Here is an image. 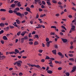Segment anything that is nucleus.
<instances>
[{
  "mask_svg": "<svg viewBox=\"0 0 76 76\" xmlns=\"http://www.w3.org/2000/svg\"><path fill=\"white\" fill-rule=\"evenodd\" d=\"M22 61L19 60L14 63V65H16V64H17V65L18 66V67H20V66H21V64H22Z\"/></svg>",
  "mask_w": 76,
  "mask_h": 76,
  "instance_id": "f257e3e1",
  "label": "nucleus"
},
{
  "mask_svg": "<svg viewBox=\"0 0 76 76\" xmlns=\"http://www.w3.org/2000/svg\"><path fill=\"white\" fill-rule=\"evenodd\" d=\"M26 9L27 11L29 12H30V13H31V9L30 8H29L28 7H27L26 8Z\"/></svg>",
  "mask_w": 76,
  "mask_h": 76,
  "instance_id": "f03ea898",
  "label": "nucleus"
},
{
  "mask_svg": "<svg viewBox=\"0 0 76 76\" xmlns=\"http://www.w3.org/2000/svg\"><path fill=\"white\" fill-rule=\"evenodd\" d=\"M61 39L64 42L66 43V42H67V40L66 39H63L62 38H61Z\"/></svg>",
  "mask_w": 76,
  "mask_h": 76,
  "instance_id": "7ed1b4c3",
  "label": "nucleus"
},
{
  "mask_svg": "<svg viewBox=\"0 0 76 76\" xmlns=\"http://www.w3.org/2000/svg\"><path fill=\"white\" fill-rule=\"evenodd\" d=\"M15 21L18 24H20V21H19L18 19L16 20Z\"/></svg>",
  "mask_w": 76,
  "mask_h": 76,
  "instance_id": "20e7f679",
  "label": "nucleus"
},
{
  "mask_svg": "<svg viewBox=\"0 0 76 76\" xmlns=\"http://www.w3.org/2000/svg\"><path fill=\"white\" fill-rule=\"evenodd\" d=\"M3 39L4 40H7V37L6 36H4L3 37Z\"/></svg>",
  "mask_w": 76,
  "mask_h": 76,
  "instance_id": "39448f33",
  "label": "nucleus"
},
{
  "mask_svg": "<svg viewBox=\"0 0 76 76\" xmlns=\"http://www.w3.org/2000/svg\"><path fill=\"white\" fill-rule=\"evenodd\" d=\"M47 72L49 74H51V73H53V71L51 70H49L47 71Z\"/></svg>",
  "mask_w": 76,
  "mask_h": 76,
  "instance_id": "423d86ee",
  "label": "nucleus"
},
{
  "mask_svg": "<svg viewBox=\"0 0 76 76\" xmlns=\"http://www.w3.org/2000/svg\"><path fill=\"white\" fill-rule=\"evenodd\" d=\"M55 62L56 64H61V62H59L57 61H55Z\"/></svg>",
  "mask_w": 76,
  "mask_h": 76,
  "instance_id": "0eeeda50",
  "label": "nucleus"
},
{
  "mask_svg": "<svg viewBox=\"0 0 76 76\" xmlns=\"http://www.w3.org/2000/svg\"><path fill=\"white\" fill-rule=\"evenodd\" d=\"M16 6V5L15 4H12L10 7H12V8H14Z\"/></svg>",
  "mask_w": 76,
  "mask_h": 76,
  "instance_id": "6e6552de",
  "label": "nucleus"
},
{
  "mask_svg": "<svg viewBox=\"0 0 76 76\" xmlns=\"http://www.w3.org/2000/svg\"><path fill=\"white\" fill-rule=\"evenodd\" d=\"M52 52L53 53V54H56V50H53V51H52Z\"/></svg>",
  "mask_w": 76,
  "mask_h": 76,
  "instance_id": "1a4fd4ad",
  "label": "nucleus"
},
{
  "mask_svg": "<svg viewBox=\"0 0 76 76\" xmlns=\"http://www.w3.org/2000/svg\"><path fill=\"white\" fill-rule=\"evenodd\" d=\"M0 26L1 27H4V23H0Z\"/></svg>",
  "mask_w": 76,
  "mask_h": 76,
  "instance_id": "9d476101",
  "label": "nucleus"
},
{
  "mask_svg": "<svg viewBox=\"0 0 76 76\" xmlns=\"http://www.w3.org/2000/svg\"><path fill=\"white\" fill-rule=\"evenodd\" d=\"M16 15L17 16H21V13H20V12H17L16 13Z\"/></svg>",
  "mask_w": 76,
  "mask_h": 76,
  "instance_id": "9b49d317",
  "label": "nucleus"
},
{
  "mask_svg": "<svg viewBox=\"0 0 76 76\" xmlns=\"http://www.w3.org/2000/svg\"><path fill=\"white\" fill-rule=\"evenodd\" d=\"M17 5L18 7H20V6H21V4H20V2H18L17 4Z\"/></svg>",
  "mask_w": 76,
  "mask_h": 76,
  "instance_id": "f8f14e48",
  "label": "nucleus"
},
{
  "mask_svg": "<svg viewBox=\"0 0 76 76\" xmlns=\"http://www.w3.org/2000/svg\"><path fill=\"white\" fill-rule=\"evenodd\" d=\"M15 52H16V53H19V50H18V49H15Z\"/></svg>",
  "mask_w": 76,
  "mask_h": 76,
  "instance_id": "ddd939ff",
  "label": "nucleus"
},
{
  "mask_svg": "<svg viewBox=\"0 0 76 76\" xmlns=\"http://www.w3.org/2000/svg\"><path fill=\"white\" fill-rule=\"evenodd\" d=\"M24 52H25V50H23L19 53V54H22V53H24Z\"/></svg>",
  "mask_w": 76,
  "mask_h": 76,
  "instance_id": "4468645a",
  "label": "nucleus"
},
{
  "mask_svg": "<svg viewBox=\"0 0 76 76\" xmlns=\"http://www.w3.org/2000/svg\"><path fill=\"white\" fill-rule=\"evenodd\" d=\"M1 12H6V10L4 9H1L0 10Z\"/></svg>",
  "mask_w": 76,
  "mask_h": 76,
  "instance_id": "2eb2a0df",
  "label": "nucleus"
},
{
  "mask_svg": "<svg viewBox=\"0 0 76 76\" xmlns=\"http://www.w3.org/2000/svg\"><path fill=\"white\" fill-rule=\"evenodd\" d=\"M50 43H49V42H48L46 43V45H47V47H50Z\"/></svg>",
  "mask_w": 76,
  "mask_h": 76,
  "instance_id": "dca6fc26",
  "label": "nucleus"
},
{
  "mask_svg": "<svg viewBox=\"0 0 76 76\" xmlns=\"http://www.w3.org/2000/svg\"><path fill=\"white\" fill-rule=\"evenodd\" d=\"M35 38H37V39H39V37L38 35L37 34H36L35 35Z\"/></svg>",
  "mask_w": 76,
  "mask_h": 76,
  "instance_id": "f3484780",
  "label": "nucleus"
},
{
  "mask_svg": "<svg viewBox=\"0 0 76 76\" xmlns=\"http://www.w3.org/2000/svg\"><path fill=\"white\" fill-rule=\"evenodd\" d=\"M34 1H35V2H34V3L37 4V2H39V1H40V0H34Z\"/></svg>",
  "mask_w": 76,
  "mask_h": 76,
  "instance_id": "a211bd4d",
  "label": "nucleus"
},
{
  "mask_svg": "<svg viewBox=\"0 0 76 76\" xmlns=\"http://www.w3.org/2000/svg\"><path fill=\"white\" fill-rule=\"evenodd\" d=\"M49 64H53V63H52V61L51 60H50L49 61Z\"/></svg>",
  "mask_w": 76,
  "mask_h": 76,
  "instance_id": "6ab92c4d",
  "label": "nucleus"
},
{
  "mask_svg": "<svg viewBox=\"0 0 76 76\" xmlns=\"http://www.w3.org/2000/svg\"><path fill=\"white\" fill-rule=\"evenodd\" d=\"M46 3L48 6L51 5V4L50 2L47 1Z\"/></svg>",
  "mask_w": 76,
  "mask_h": 76,
  "instance_id": "aec40b11",
  "label": "nucleus"
},
{
  "mask_svg": "<svg viewBox=\"0 0 76 76\" xmlns=\"http://www.w3.org/2000/svg\"><path fill=\"white\" fill-rule=\"evenodd\" d=\"M75 70H76L72 67V71H71L70 72L71 73V72H75Z\"/></svg>",
  "mask_w": 76,
  "mask_h": 76,
  "instance_id": "412c9836",
  "label": "nucleus"
},
{
  "mask_svg": "<svg viewBox=\"0 0 76 76\" xmlns=\"http://www.w3.org/2000/svg\"><path fill=\"white\" fill-rule=\"evenodd\" d=\"M68 56H69V57H73V55L72 54L69 53Z\"/></svg>",
  "mask_w": 76,
  "mask_h": 76,
  "instance_id": "4be33fe9",
  "label": "nucleus"
},
{
  "mask_svg": "<svg viewBox=\"0 0 76 76\" xmlns=\"http://www.w3.org/2000/svg\"><path fill=\"white\" fill-rule=\"evenodd\" d=\"M38 42L37 41H35L34 42V45H38Z\"/></svg>",
  "mask_w": 76,
  "mask_h": 76,
  "instance_id": "5701e85b",
  "label": "nucleus"
},
{
  "mask_svg": "<svg viewBox=\"0 0 76 76\" xmlns=\"http://www.w3.org/2000/svg\"><path fill=\"white\" fill-rule=\"evenodd\" d=\"M35 67H37V68H38V69H40V68H41V67H40L39 65H35Z\"/></svg>",
  "mask_w": 76,
  "mask_h": 76,
  "instance_id": "b1692460",
  "label": "nucleus"
},
{
  "mask_svg": "<svg viewBox=\"0 0 76 76\" xmlns=\"http://www.w3.org/2000/svg\"><path fill=\"white\" fill-rule=\"evenodd\" d=\"M20 31L18 32L17 34V35H18V36H19V35H20Z\"/></svg>",
  "mask_w": 76,
  "mask_h": 76,
  "instance_id": "393cba45",
  "label": "nucleus"
},
{
  "mask_svg": "<svg viewBox=\"0 0 76 76\" xmlns=\"http://www.w3.org/2000/svg\"><path fill=\"white\" fill-rule=\"evenodd\" d=\"M52 2L53 3H57V1L55 0H53L52 1Z\"/></svg>",
  "mask_w": 76,
  "mask_h": 76,
  "instance_id": "a878e982",
  "label": "nucleus"
},
{
  "mask_svg": "<svg viewBox=\"0 0 76 76\" xmlns=\"http://www.w3.org/2000/svg\"><path fill=\"white\" fill-rule=\"evenodd\" d=\"M24 39H23V38H22L21 39V42L22 43H23V42H24Z\"/></svg>",
  "mask_w": 76,
  "mask_h": 76,
  "instance_id": "bb28decb",
  "label": "nucleus"
},
{
  "mask_svg": "<svg viewBox=\"0 0 76 76\" xmlns=\"http://www.w3.org/2000/svg\"><path fill=\"white\" fill-rule=\"evenodd\" d=\"M65 75H66V76H69V75H70V74L69 72H66L65 73Z\"/></svg>",
  "mask_w": 76,
  "mask_h": 76,
  "instance_id": "cd10ccee",
  "label": "nucleus"
},
{
  "mask_svg": "<svg viewBox=\"0 0 76 76\" xmlns=\"http://www.w3.org/2000/svg\"><path fill=\"white\" fill-rule=\"evenodd\" d=\"M4 32V31L3 30H1V31H0V35H1V34H3Z\"/></svg>",
  "mask_w": 76,
  "mask_h": 76,
  "instance_id": "c85d7f7f",
  "label": "nucleus"
},
{
  "mask_svg": "<svg viewBox=\"0 0 76 76\" xmlns=\"http://www.w3.org/2000/svg\"><path fill=\"white\" fill-rule=\"evenodd\" d=\"M45 59H46L47 60H49V59H50V58L49 56H47L46 57Z\"/></svg>",
  "mask_w": 76,
  "mask_h": 76,
  "instance_id": "c756f323",
  "label": "nucleus"
},
{
  "mask_svg": "<svg viewBox=\"0 0 76 76\" xmlns=\"http://www.w3.org/2000/svg\"><path fill=\"white\" fill-rule=\"evenodd\" d=\"M15 10H16V11H19L20 9L18 7H17L15 8Z\"/></svg>",
  "mask_w": 76,
  "mask_h": 76,
  "instance_id": "7c9ffc66",
  "label": "nucleus"
},
{
  "mask_svg": "<svg viewBox=\"0 0 76 76\" xmlns=\"http://www.w3.org/2000/svg\"><path fill=\"white\" fill-rule=\"evenodd\" d=\"M50 35H55V33L51 32L50 33Z\"/></svg>",
  "mask_w": 76,
  "mask_h": 76,
  "instance_id": "2f4dec72",
  "label": "nucleus"
},
{
  "mask_svg": "<svg viewBox=\"0 0 76 76\" xmlns=\"http://www.w3.org/2000/svg\"><path fill=\"white\" fill-rule=\"evenodd\" d=\"M8 12L9 13H13V10H9L8 11Z\"/></svg>",
  "mask_w": 76,
  "mask_h": 76,
  "instance_id": "473e14b6",
  "label": "nucleus"
},
{
  "mask_svg": "<svg viewBox=\"0 0 76 76\" xmlns=\"http://www.w3.org/2000/svg\"><path fill=\"white\" fill-rule=\"evenodd\" d=\"M10 27L11 29H13V28H15V26H12L11 25L10 26Z\"/></svg>",
  "mask_w": 76,
  "mask_h": 76,
  "instance_id": "72a5a7b5",
  "label": "nucleus"
},
{
  "mask_svg": "<svg viewBox=\"0 0 76 76\" xmlns=\"http://www.w3.org/2000/svg\"><path fill=\"white\" fill-rule=\"evenodd\" d=\"M28 44L30 45H32L33 44V42H29Z\"/></svg>",
  "mask_w": 76,
  "mask_h": 76,
  "instance_id": "f704fd0d",
  "label": "nucleus"
},
{
  "mask_svg": "<svg viewBox=\"0 0 76 76\" xmlns=\"http://www.w3.org/2000/svg\"><path fill=\"white\" fill-rule=\"evenodd\" d=\"M43 51V50H39V53H42V52Z\"/></svg>",
  "mask_w": 76,
  "mask_h": 76,
  "instance_id": "c9c22d12",
  "label": "nucleus"
},
{
  "mask_svg": "<svg viewBox=\"0 0 76 76\" xmlns=\"http://www.w3.org/2000/svg\"><path fill=\"white\" fill-rule=\"evenodd\" d=\"M69 60L70 61H74V59H73V58H71L69 59Z\"/></svg>",
  "mask_w": 76,
  "mask_h": 76,
  "instance_id": "e433bc0d",
  "label": "nucleus"
},
{
  "mask_svg": "<svg viewBox=\"0 0 76 76\" xmlns=\"http://www.w3.org/2000/svg\"><path fill=\"white\" fill-rule=\"evenodd\" d=\"M59 7H60V9H63V7L61 5H59Z\"/></svg>",
  "mask_w": 76,
  "mask_h": 76,
  "instance_id": "4c0bfd02",
  "label": "nucleus"
},
{
  "mask_svg": "<svg viewBox=\"0 0 76 76\" xmlns=\"http://www.w3.org/2000/svg\"><path fill=\"white\" fill-rule=\"evenodd\" d=\"M13 25L14 26H15V27H17V28H18V26L17 24H14L13 23Z\"/></svg>",
  "mask_w": 76,
  "mask_h": 76,
  "instance_id": "58836bf2",
  "label": "nucleus"
},
{
  "mask_svg": "<svg viewBox=\"0 0 76 76\" xmlns=\"http://www.w3.org/2000/svg\"><path fill=\"white\" fill-rule=\"evenodd\" d=\"M58 55H59V56H61L62 55V53H61V52H58Z\"/></svg>",
  "mask_w": 76,
  "mask_h": 76,
  "instance_id": "ea45409f",
  "label": "nucleus"
},
{
  "mask_svg": "<svg viewBox=\"0 0 76 76\" xmlns=\"http://www.w3.org/2000/svg\"><path fill=\"white\" fill-rule=\"evenodd\" d=\"M71 30L72 31H76V29H75V28H71Z\"/></svg>",
  "mask_w": 76,
  "mask_h": 76,
  "instance_id": "a19ab883",
  "label": "nucleus"
},
{
  "mask_svg": "<svg viewBox=\"0 0 76 76\" xmlns=\"http://www.w3.org/2000/svg\"><path fill=\"white\" fill-rule=\"evenodd\" d=\"M42 3L43 4H44V5H45V1H42Z\"/></svg>",
  "mask_w": 76,
  "mask_h": 76,
  "instance_id": "79ce46f5",
  "label": "nucleus"
},
{
  "mask_svg": "<svg viewBox=\"0 0 76 76\" xmlns=\"http://www.w3.org/2000/svg\"><path fill=\"white\" fill-rule=\"evenodd\" d=\"M1 20H6V18H1Z\"/></svg>",
  "mask_w": 76,
  "mask_h": 76,
  "instance_id": "37998d69",
  "label": "nucleus"
},
{
  "mask_svg": "<svg viewBox=\"0 0 76 76\" xmlns=\"http://www.w3.org/2000/svg\"><path fill=\"white\" fill-rule=\"evenodd\" d=\"M61 27L62 28H64V29L65 30H66V28L64 27V26H61Z\"/></svg>",
  "mask_w": 76,
  "mask_h": 76,
  "instance_id": "c03bdc74",
  "label": "nucleus"
},
{
  "mask_svg": "<svg viewBox=\"0 0 76 76\" xmlns=\"http://www.w3.org/2000/svg\"><path fill=\"white\" fill-rule=\"evenodd\" d=\"M23 38L24 39H25L26 40L28 39V37H27V36L24 37Z\"/></svg>",
  "mask_w": 76,
  "mask_h": 76,
  "instance_id": "a18cd8bd",
  "label": "nucleus"
},
{
  "mask_svg": "<svg viewBox=\"0 0 76 76\" xmlns=\"http://www.w3.org/2000/svg\"><path fill=\"white\" fill-rule=\"evenodd\" d=\"M22 33H21L20 34L21 35H22V37H24V35H25V34H24V33L23 32Z\"/></svg>",
  "mask_w": 76,
  "mask_h": 76,
  "instance_id": "49530a36",
  "label": "nucleus"
},
{
  "mask_svg": "<svg viewBox=\"0 0 76 76\" xmlns=\"http://www.w3.org/2000/svg\"><path fill=\"white\" fill-rule=\"evenodd\" d=\"M51 28H54L55 29H56V26H52L51 27Z\"/></svg>",
  "mask_w": 76,
  "mask_h": 76,
  "instance_id": "de8ad7c7",
  "label": "nucleus"
},
{
  "mask_svg": "<svg viewBox=\"0 0 76 76\" xmlns=\"http://www.w3.org/2000/svg\"><path fill=\"white\" fill-rule=\"evenodd\" d=\"M10 54H14V52H9Z\"/></svg>",
  "mask_w": 76,
  "mask_h": 76,
  "instance_id": "09e8293b",
  "label": "nucleus"
},
{
  "mask_svg": "<svg viewBox=\"0 0 76 76\" xmlns=\"http://www.w3.org/2000/svg\"><path fill=\"white\" fill-rule=\"evenodd\" d=\"M19 75L20 76H22V75H23V74L22 72H20L19 73Z\"/></svg>",
  "mask_w": 76,
  "mask_h": 76,
  "instance_id": "8fccbe9b",
  "label": "nucleus"
},
{
  "mask_svg": "<svg viewBox=\"0 0 76 76\" xmlns=\"http://www.w3.org/2000/svg\"><path fill=\"white\" fill-rule=\"evenodd\" d=\"M1 44H4V41L1 40Z\"/></svg>",
  "mask_w": 76,
  "mask_h": 76,
  "instance_id": "3c124183",
  "label": "nucleus"
},
{
  "mask_svg": "<svg viewBox=\"0 0 76 76\" xmlns=\"http://www.w3.org/2000/svg\"><path fill=\"white\" fill-rule=\"evenodd\" d=\"M61 56V58H64V55H62Z\"/></svg>",
  "mask_w": 76,
  "mask_h": 76,
  "instance_id": "603ef678",
  "label": "nucleus"
},
{
  "mask_svg": "<svg viewBox=\"0 0 76 76\" xmlns=\"http://www.w3.org/2000/svg\"><path fill=\"white\" fill-rule=\"evenodd\" d=\"M13 12L14 13H17V11H16V10H15H15L13 11Z\"/></svg>",
  "mask_w": 76,
  "mask_h": 76,
  "instance_id": "864d4df0",
  "label": "nucleus"
},
{
  "mask_svg": "<svg viewBox=\"0 0 76 76\" xmlns=\"http://www.w3.org/2000/svg\"><path fill=\"white\" fill-rule=\"evenodd\" d=\"M28 14V12H26L24 13L25 15H27Z\"/></svg>",
  "mask_w": 76,
  "mask_h": 76,
  "instance_id": "5fc2aeb1",
  "label": "nucleus"
},
{
  "mask_svg": "<svg viewBox=\"0 0 76 76\" xmlns=\"http://www.w3.org/2000/svg\"><path fill=\"white\" fill-rule=\"evenodd\" d=\"M54 47L55 48H56L57 49L58 48V46H57V45H55Z\"/></svg>",
  "mask_w": 76,
  "mask_h": 76,
  "instance_id": "6e6d98bb",
  "label": "nucleus"
},
{
  "mask_svg": "<svg viewBox=\"0 0 76 76\" xmlns=\"http://www.w3.org/2000/svg\"><path fill=\"white\" fill-rule=\"evenodd\" d=\"M39 12H42V11L43 10L42 9H41V8H39Z\"/></svg>",
  "mask_w": 76,
  "mask_h": 76,
  "instance_id": "4d7b16f0",
  "label": "nucleus"
},
{
  "mask_svg": "<svg viewBox=\"0 0 76 76\" xmlns=\"http://www.w3.org/2000/svg\"><path fill=\"white\" fill-rule=\"evenodd\" d=\"M69 53H74V51H69Z\"/></svg>",
  "mask_w": 76,
  "mask_h": 76,
  "instance_id": "13d9d810",
  "label": "nucleus"
},
{
  "mask_svg": "<svg viewBox=\"0 0 76 76\" xmlns=\"http://www.w3.org/2000/svg\"><path fill=\"white\" fill-rule=\"evenodd\" d=\"M41 62H42L43 63L45 61V60H44V59H42L41 60Z\"/></svg>",
  "mask_w": 76,
  "mask_h": 76,
  "instance_id": "bf43d9fd",
  "label": "nucleus"
},
{
  "mask_svg": "<svg viewBox=\"0 0 76 76\" xmlns=\"http://www.w3.org/2000/svg\"><path fill=\"white\" fill-rule=\"evenodd\" d=\"M49 41V39L48 38H47L46 39V41L47 42H48Z\"/></svg>",
  "mask_w": 76,
  "mask_h": 76,
  "instance_id": "052dcab7",
  "label": "nucleus"
},
{
  "mask_svg": "<svg viewBox=\"0 0 76 76\" xmlns=\"http://www.w3.org/2000/svg\"><path fill=\"white\" fill-rule=\"evenodd\" d=\"M34 41V40H33L32 39H29V41Z\"/></svg>",
  "mask_w": 76,
  "mask_h": 76,
  "instance_id": "680f3d73",
  "label": "nucleus"
},
{
  "mask_svg": "<svg viewBox=\"0 0 76 76\" xmlns=\"http://www.w3.org/2000/svg\"><path fill=\"white\" fill-rule=\"evenodd\" d=\"M68 17L69 18H72V16L71 15H69L68 16Z\"/></svg>",
  "mask_w": 76,
  "mask_h": 76,
  "instance_id": "e2e57ef3",
  "label": "nucleus"
},
{
  "mask_svg": "<svg viewBox=\"0 0 76 76\" xmlns=\"http://www.w3.org/2000/svg\"><path fill=\"white\" fill-rule=\"evenodd\" d=\"M30 22L31 25H32V24H33V21H32V20L30 21Z\"/></svg>",
  "mask_w": 76,
  "mask_h": 76,
  "instance_id": "0e129e2a",
  "label": "nucleus"
},
{
  "mask_svg": "<svg viewBox=\"0 0 76 76\" xmlns=\"http://www.w3.org/2000/svg\"><path fill=\"white\" fill-rule=\"evenodd\" d=\"M61 69H62V68L61 67H59L58 68V69L59 70H61Z\"/></svg>",
  "mask_w": 76,
  "mask_h": 76,
  "instance_id": "69168bd1",
  "label": "nucleus"
},
{
  "mask_svg": "<svg viewBox=\"0 0 76 76\" xmlns=\"http://www.w3.org/2000/svg\"><path fill=\"white\" fill-rule=\"evenodd\" d=\"M37 73H34L33 75V76H37Z\"/></svg>",
  "mask_w": 76,
  "mask_h": 76,
  "instance_id": "338daca9",
  "label": "nucleus"
},
{
  "mask_svg": "<svg viewBox=\"0 0 76 76\" xmlns=\"http://www.w3.org/2000/svg\"><path fill=\"white\" fill-rule=\"evenodd\" d=\"M41 8L42 9H44V6L43 5H41Z\"/></svg>",
  "mask_w": 76,
  "mask_h": 76,
  "instance_id": "774afa93",
  "label": "nucleus"
}]
</instances>
